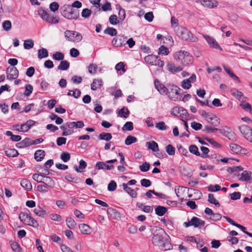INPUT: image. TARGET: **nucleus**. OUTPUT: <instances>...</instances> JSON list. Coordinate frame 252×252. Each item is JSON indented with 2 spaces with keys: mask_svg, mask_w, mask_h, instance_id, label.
<instances>
[{
  "mask_svg": "<svg viewBox=\"0 0 252 252\" xmlns=\"http://www.w3.org/2000/svg\"><path fill=\"white\" fill-rule=\"evenodd\" d=\"M61 15L68 20H77L80 16L78 10L74 9L70 4H64L60 8Z\"/></svg>",
  "mask_w": 252,
  "mask_h": 252,
  "instance_id": "obj_2",
  "label": "nucleus"
},
{
  "mask_svg": "<svg viewBox=\"0 0 252 252\" xmlns=\"http://www.w3.org/2000/svg\"><path fill=\"white\" fill-rule=\"evenodd\" d=\"M136 206L141 209L142 211L146 213H151L153 211V208L150 206H145L143 203H137Z\"/></svg>",
  "mask_w": 252,
  "mask_h": 252,
  "instance_id": "obj_32",
  "label": "nucleus"
},
{
  "mask_svg": "<svg viewBox=\"0 0 252 252\" xmlns=\"http://www.w3.org/2000/svg\"><path fill=\"white\" fill-rule=\"evenodd\" d=\"M104 33L113 36L117 35V32L115 29L112 27H108L104 31Z\"/></svg>",
  "mask_w": 252,
  "mask_h": 252,
  "instance_id": "obj_47",
  "label": "nucleus"
},
{
  "mask_svg": "<svg viewBox=\"0 0 252 252\" xmlns=\"http://www.w3.org/2000/svg\"><path fill=\"white\" fill-rule=\"evenodd\" d=\"M33 212L36 215L42 218L46 215V211L39 206L34 208Z\"/></svg>",
  "mask_w": 252,
  "mask_h": 252,
  "instance_id": "obj_30",
  "label": "nucleus"
},
{
  "mask_svg": "<svg viewBox=\"0 0 252 252\" xmlns=\"http://www.w3.org/2000/svg\"><path fill=\"white\" fill-rule=\"evenodd\" d=\"M220 129L212 127L211 126H204V129H203V131L207 132V133H212V132H216L217 131H219Z\"/></svg>",
  "mask_w": 252,
  "mask_h": 252,
  "instance_id": "obj_56",
  "label": "nucleus"
},
{
  "mask_svg": "<svg viewBox=\"0 0 252 252\" xmlns=\"http://www.w3.org/2000/svg\"><path fill=\"white\" fill-rule=\"evenodd\" d=\"M31 216V213L29 210H27V212H21L19 216V219L21 221H22L24 224L28 220V219Z\"/></svg>",
  "mask_w": 252,
  "mask_h": 252,
  "instance_id": "obj_29",
  "label": "nucleus"
},
{
  "mask_svg": "<svg viewBox=\"0 0 252 252\" xmlns=\"http://www.w3.org/2000/svg\"><path fill=\"white\" fill-rule=\"evenodd\" d=\"M102 83L103 82L101 79H94L91 85V89L93 91L96 90L97 89L96 86L98 85L99 86H101L102 85Z\"/></svg>",
  "mask_w": 252,
  "mask_h": 252,
  "instance_id": "obj_43",
  "label": "nucleus"
},
{
  "mask_svg": "<svg viewBox=\"0 0 252 252\" xmlns=\"http://www.w3.org/2000/svg\"><path fill=\"white\" fill-rule=\"evenodd\" d=\"M174 58L177 61H181L183 67L192 63L193 57L189 53L184 51H180L175 53Z\"/></svg>",
  "mask_w": 252,
  "mask_h": 252,
  "instance_id": "obj_3",
  "label": "nucleus"
},
{
  "mask_svg": "<svg viewBox=\"0 0 252 252\" xmlns=\"http://www.w3.org/2000/svg\"><path fill=\"white\" fill-rule=\"evenodd\" d=\"M42 183L44 184L46 186L52 188L55 185V182L52 179L48 176H44L42 179Z\"/></svg>",
  "mask_w": 252,
  "mask_h": 252,
  "instance_id": "obj_27",
  "label": "nucleus"
},
{
  "mask_svg": "<svg viewBox=\"0 0 252 252\" xmlns=\"http://www.w3.org/2000/svg\"><path fill=\"white\" fill-rule=\"evenodd\" d=\"M146 144L148 145V148L152 150L153 152L158 151V146L157 142L154 141L152 142H147Z\"/></svg>",
  "mask_w": 252,
  "mask_h": 252,
  "instance_id": "obj_36",
  "label": "nucleus"
},
{
  "mask_svg": "<svg viewBox=\"0 0 252 252\" xmlns=\"http://www.w3.org/2000/svg\"><path fill=\"white\" fill-rule=\"evenodd\" d=\"M13 127L15 128V130L21 131V132H27V129L26 128V127L25 125V124H23L21 125H15L13 126Z\"/></svg>",
  "mask_w": 252,
  "mask_h": 252,
  "instance_id": "obj_59",
  "label": "nucleus"
},
{
  "mask_svg": "<svg viewBox=\"0 0 252 252\" xmlns=\"http://www.w3.org/2000/svg\"><path fill=\"white\" fill-rule=\"evenodd\" d=\"M79 228L81 233L84 234H89L91 232V227L87 224H81L79 225Z\"/></svg>",
  "mask_w": 252,
  "mask_h": 252,
  "instance_id": "obj_26",
  "label": "nucleus"
},
{
  "mask_svg": "<svg viewBox=\"0 0 252 252\" xmlns=\"http://www.w3.org/2000/svg\"><path fill=\"white\" fill-rule=\"evenodd\" d=\"M6 73L7 79L10 80L16 79L19 76V71L16 67H8Z\"/></svg>",
  "mask_w": 252,
  "mask_h": 252,
  "instance_id": "obj_10",
  "label": "nucleus"
},
{
  "mask_svg": "<svg viewBox=\"0 0 252 252\" xmlns=\"http://www.w3.org/2000/svg\"><path fill=\"white\" fill-rule=\"evenodd\" d=\"M242 170H243V168L241 166L229 167L227 169V171L230 173H232L235 172H239Z\"/></svg>",
  "mask_w": 252,
  "mask_h": 252,
  "instance_id": "obj_51",
  "label": "nucleus"
},
{
  "mask_svg": "<svg viewBox=\"0 0 252 252\" xmlns=\"http://www.w3.org/2000/svg\"><path fill=\"white\" fill-rule=\"evenodd\" d=\"M167 68L170 72L172 73H174L182 70L183 67L182 66L176 67L174 63H168L167 65Z\"/></svg>",
  "mask_w": 252,
  "mask_h": 252,
  "instance_id": "obj_19",
  "label": "nucleus"
},
{
  "mask_svg": "<svg viewBox=\"0 0 252 252\" xmlns=\"http://www.w3.org/2000/svg\"><path fill=\"white\" fill-rule=\"evenodd\" d=\"M169 53L168 48L164 46H161L159 48L158 54L162 55H167Z\"/></svg>",
  "mask_w": 252,
  "mask_h": 252,
  "instance_id": "obj_64",
  "label": "nucleus"
},
{
  "mask_svg": "<svg viewBox=\"0 0 252 252\" xmlns=\"http://www.w3.org/2000/svg\"><path fill=\"white\" fill-rule=\"evenodd\" d=\"M251 172L247 170L244 171L241 174V177L239 180L242 181H249L251 180Z\"/></svg>",
  "mask_w": 252,
  "mask_h": 252,
  "instance_id": "obj_35",
  "label": "nucleus"
},
{
  "mask_svg": "<svg viewBox=\"0 0 252 252\" xmlns=\"http://www.w3.org/2000/svg\"><path fill=\"white\" fill-rule=\"evenodd\" d=\"M34 42L31 39H28L24 41V47L25 49L29 50L33 47Z\"/></svg>",
  "mask_w": 252,
  "mask_h": 252,
  "instance_id": "obj_50",
  "label": "nucleus"
},
{
  "mask_svg": "<svg viewBox=\"0 0 252 252\" xmlns=\"http://www.w3.org/2000/svg\"><path fill=\"white\" fill-rule=\"evenodd\" d=\"M87 164L86 162L83 159H81L79 161V165L78 167L77 165H75L74 168L75 171L77 172H83L84 171L83 170L87 167Z\"/></svg>",
  "mask_w": 252,
  "mask_h": 252,
  "instance_id": "obj_28",
  "label": "nucleus"
},
{
  "mask_svg": "<svg viewBox=\"0 0 252 252\" xmlns=\"http://www.w3.org/2000/svg\"><path fill=\"white\" fill-rule=\"evenodd\" d=\"M167 209L166 207L158 206L155 208V214L158 216H163L167 212Z\"/></svg>",
  "mask_w": 252,
  "mask_h": 252,
  "instance_id": "obj_31",
  "label": "nucleus"
},
{
  "mask_svg": "<svg viewBox=\"0 0 252 252\" xmlns=\"http://www.w3.org/2000/svg\"><path fill=\"white\" fill-rule=\"evenodd\" d=\"M129 111L128 109L124 107L121 109H120L118 112V115L121 117L126 118L129 115Z\"/></svg>",
  "mask_w": 252,
  "mask_h": 252,
  "instance_id": "obj_40",
  "label": "nucleus"
},
{
  "mask_svg": "<svg viewBox=\"0 0 252 252\" xmlns=\"http://www.w3.org/2000/svg\"><path fill=\"white\" fill-rule=\"evenodd\" d=\"M61 159L64 162H67L70 158V155L67 152H63L61 155Z\"/></svg>",
  "mask_w": 252,
  "mask_h": 252,
  "instance_id": "obj_62",
  "label": "nucleus"
},
{
  "mask_svg": "<svg viewBox=\"0 0 252 252\" xmlns=\"http://www.w3.org/2000/svg\"><path fill=\"white\" fill-rule=\"evenodd\" d=\"M123 187L124 188V190L131 197L136 198L137 197V193L136 191L130 187H127V185H126V183L123 184Z\"/></svg>",
  "mask_w": 252,
  "mask_h": 252,
  "instance_id": "obj_22",
  "label": "nucleus"
},
{
  "mask_svg": "<svg viewBox=\"0 0 252 252\" xmlns=\"http://www.w3.org/2000/svg\"><path fill=\"white\" fill-rule=\"evenodd\" d=\"M205 119L208 123L215 126H217L220 124L219 119L214 114H209Z\"/></svg>",
  "mask_w": 252,
  "mask_h": 252,
  "instance_id": "obj_14",
  "label": "nucleus"
},
{
  "mask_svg": "<svg viewBox=\"0 0 252 252\" xmlns=\"http://www.w3.org/2000/svg\"><path fill=\"white\" fill-rule=\"evenodd\" d=\"M158 56L154 55H149L145 57V61L147 63L152 65H154L157 63V60L158 59Z\"/></svg>",
  "mask_w": 252,
  "mask_h": 252,
  "instance_id": "obj_20",
  "label": "nucleus"
},
{
  "mask_svg": "<svg viewBox=\"0 0 252 252\" xmlns=\"http://www.w3.org/2000/svg\"><path fill=\"white\" fill-rule=\"evenodd\" d=\"M112 40V43L113 46L115 47H122L126 44V37H125L123 34H119L116 35Z\"/></svg>",
  "mask_w": 252,
  "mask_h": 252,
  "instance_id": "obj_11",
  "label": "nucleus"
},
{
  "mask_svg": "<svg viewBox=\"0 0 252 252\" xmlns=\"http://www.w3.org/2000/svg\"><path fill=\"white\" fill-rule=\"evenodd\" d=\"M240 107L246 111L252 114V107L250 104L246 102H243L240 104Z\"/></svg>",
  "mask_w": 252,
  "mask_h": 252,
  "instance_id": "obj_42",
  "label": "nucleus"
},
{
  "mask_svg": "<svg viewBox=\"0 0 252 252\" xmlns=\"http://www.w3.org/2000/svg\"><path fill=\"white\" fill-rule=\"evenodd\" d=\"M205 139L207 142L210 143L214 147L218 148H221V145L220 144H219V143H218L217 141H216L215 140H214L213 139H211V138H208V137H206Z\"/></svg>",
  "mask_w": 252,
  "mask_h": 252,
  "instance_id": "obj_57",
  "label": "nucleus"
},
{
  "mask_svg": "<svg viewBox=\"0 0 252 252\" xmlns=\"http://www.w3.org/2000/svg\"><path fill=\"white\" fill-rule=\"evenodd\" d=\"M38 14L43 20L49 24H55L58 23L59 22V19L57 17L50 15L41 7L38 9Z\"/></svg>",
  "mask_w": 252,
  "mask_h": 252,
  "instance_id": "obj_5",
  "label": "nucleus"
},
{
  "mask_svg": "<svg viewBox=\"0 0 252 252\" xmlns=\"http://www.w3.org/2000/svg\"><path fill=\"white\" fill-rule=\"evenodd\" d=\"M107 213L114 218H117L120 217V213L118 211L113 208H108L107 210Z\"/></svg>",
  "mask_w": 252,
  "mask_h": 252,
  "instance_id": "obj_44",
  "label": "nucleus"
},
{
  "mask_svg": "<svg viewBox=\"0 0 252 252\" xmlns=\"http://www.w3.org/2000/svg\"><path fill=\"white\" fill-rule=\"evenodd\" d=\"M53 59L57 61H62L64 58V55L60 52H57L52 56Z\"/></svg>",
  "mask_w": 252,
  "mask_h": 252,
  "instance_id": "obj_58",
  "label": "nucleus"
},
{
  "mask_svg": "<svg viewBox=\"0 0 252 252\" xmlns=\"http://www.w3.org/2000/svg\"><path fill=\"white\" fill-rule=\"evenodd\" d=\"M25 224L32 226L33 227H37L39 225L37 221L32 218L31 216L28 219V220L25 222Z\"/></svg>",
  "mask_w": 252,
  "mask_h": 252,
  "instance_id": "obj_46",
  "label": "nucleus"
},
{
  "mask_svg": "<svg viewBox=\"0 0 252 252\" xmlns=\"http://www.w3.org/2000/svg\"><path fill=\"white\" fill-rule=\"evenodd\" d=\"M72 91L69 90L67 93V95L68 96H72L75 98H79L81 95V91L79 90L75 89L74 91H73V93L71 94Z\"/></svg>",
  "mask_w": 252,
  "mask_h": 252,
  "instance_id": "obj_53",
  "label": "nucleus"
},
{
  "mask_svg": "<svg viewBox=\"0 0 252 252\" xmlns=\"http://www.w3.org/2000/svg\"><path fill=\"white\" fill-rule=\"evenodd\" d=\"M154 84L156 88L161 94H167L168 89L158 79L155 80Z\"/></svg>",
  "mask_w": 252,
  "mask_h": 252,
  "instance_id": "obj_13",
  "label": "nucleus"
},
{
  "mask_svg": "<svg viewBox=\"0 0 252 252\" xmlns=\"http://www.w3.org/2000/svg\"><path fill=\"white\" fill-rule=\"evenodd\" d=\"M238 128L244 137L252 143V129L245 125L239 126Z\"/></svg>",
  "mask_w": 252,
  "mask_h": 252,
  "instance_id": "obj_9",
  "label": "nucleus"
},
{
  "mask_svg": "<svg viewBox=\"0 0 252 252\" xmlns=\"http://www.w3.org/2000/svg\"><path fill=\"white\" fill-rule=\"evenodd\" d=\"M112 135L110 133L102 132L99 134L98 138L100 140L109 141L112 139Z\"/></svg>",
  "mask_w": 252,
  "mask_h": 252,
  "instance_id": "obj_41",
  "label": "nucleus"
},
{
  "mask_svg": "<svg viewBox=\"0 0 252 252\" xmlns=\"http://www.w3.org/2000/svg\"><path fill=\"white\" fill-rule=\"evenodd\" d=\"M133 129V123L131 122H127L123 126V130L131 131Z\"/></svg>",
  "mask_w": 252,
  "mask_h": 252,
  "instance_id": "obj_55",
  "label": "nucleus"
},
{
  "mask_svg": "<svg viewBox=\"0 0 252 252\" xmlns=\"http://www.w3.org/2000/svg\"><path fill=\"white\" fill-rule=\"evenodd\" d=\"M205 223V222L204 220H203L196 217H193L190 221L185 222L183 223V225L185 227H189V226H193L194 227L200 228L204 226Z\"/></svg>",
  "mask_w": 252,
  "mask_h": 252,
  "instance_id": "obj_8",
  "label": "nucleus"
},
{
  "mask_svg": "<svg viewBox=\"0 0 252 252\" xmlns=\"http://www.w3.org/2000/svg\"><path fill=\"white\" fill-rule=\"evenodd\" d=\"M109 23L112 25H116L119 23V21L118 20L117 16L116 15H112L109 19Z\"/></svg>",
  "mask_w": 252,
  "mask_h": 252,
  "instance_id": "obj_63",
  "label": "nucleus"
},
{
  "mask_svg": "<svg viewBox=\"0 0 252 252\" xmlns=\"http://www.w3.org/2000/svg\"><path fill=\"white\" fill-rule=\"evenodd\" d=\"M174 111H176L178 113L180 114V115L183 118L186 117L188 115L187 111L184 109L183 107L174 108L173 109V112H172V114H174L173 113Z\"/></svg>",
  "mask_w": 252,
  "mask_h": 252,
  "instance_id": "obj_38",
  "label": "nucleus"
},
{
  "mask_svg": "<svg viewBox=\"0 0 252 252\" xmlns=\"http://www.w3.org/2000/svg\"><path fill=\"white\" fill-rule=\"evenodd\" d=\"M5 154L8 157H16L19 155L18 151L14 149H4Z\"/></svg>",
  "mask_w": 252,
  "mask_h": 252,
  "instance_id": "obj_25",
  "label": "nucleus"
},
{
  "mask_svg": "<svg viewBox=\"0 0 252 252\" xmlns=\"http://www.w3.org/2000/svg\"><path fill=\"white\" fill-rule=\"evenodd\" d=\"M152 243L163 251L170 250L172 246L170 242L169 236L166 233L163 229L155 227L153 233Z\"/></svg>",
  "mask_w": 252,
  "mask_h": 252,
  "instance_id": "obj_1",
  "label": "nucleus"
},
{
  "mask_svg": "<svg viewBox=\"0 0 252 252\" xmlns=\"http://www.w3.org/2000/svg\"><path fill=\"white\" fill-rule=\"evenodd\" d=\"M66 40L73 42H78L82 40L83 37L81 34L74 31L66 30L64 32Z\"/></svg>",
  "mask_w": 252,
  "mask_h": 252,
  "instance_id": "obj_6",
  "label": "nucleus"
},
{
  "mask_svg": "<svg viewBox=\"0 0 252 252\" xmlns=\"http://www.w3.org/2000/svg\"><path fill=\"white\" fill-rule=\"evenodd\" d=\"M150 167V164L149 163L145 162L143 163L142 165L139 166V169L142 172H147L148 171Z\"/></svg>",
  "mask_w": 252,
  "mask_h": 252,
  "instance_id": "obj_61",
  "label": "nucleus"
},
{
  "mask_svg": "<svg viewBox=\"0 0 252 252\" xmlns=\"http://www.w3.org/2000/svg\"><path fill=\"white\" fill-rule=\"evenodd\" d=\"M21 185L25 189L28 190H31L32 189V185L30 181L27 179H23L21 181Z\"/></svg>",
  "mask_w": 252,
  "mask_h": 252,
  "instance_id": "obj_34",
  "label": "nucleus"
},
{
  "mask_svg": "<svg viewBox=\"0 0 252 252\" xmlns=\"http://www.w3.org/2000/svg\"><path fill=\"white\" fill-rule=\"evenodd\" d=\"M177 35L182 39L190 42H197L198 38L194 36L187 29L184 27H179L177 31Z\"/></svg>",
  "mask_w": 252,
  "mask_h": 252,
  "instance_id": "obj_4",
  "label": "nucleus"
},
{
  "mask_svg": "<svg viewBox=\"0 0 252 252\" xmlns=\"http://www.w3.org/2000/svg\"><path fill=\"white\" fill-rule=\"evenodd\" d=\"M117 9L119 10V19L121 22L123 21L126 18V12L124 9H123L120 5H116Z\"/></svg>",
  "mask_w": 252,
  "mask_h": 252,
  "instance_id": "obj_33",
  "label": "nucleus"
},
{
  "mask_svg": "<svg viewBox=\"0 0 252 252\" xmlns=\"http://www.w3.org/2000/svg\"><path fill=\"white\" fill-rule=\"evenodd\" d=\"M167 94L170 99L176 100L178 95H181L182 90L176 85H171L169 87Z\"/></svg>",
  "mask_w": 252,
  "mask_h": 252,
  "instance_id": "obj_7",
  "label": "nucleus"
},
{
  "mask_svg": "<svg viewBox=\"0 0 252 252\" xmlns=\"http://www.w3.org/2000/svg\"><path fill=\"white\" fill-rule=\"evenodd\" d=\"M48 56V52L46 49L42 48L38 50V58L39 59H42L46 58Z\"/></svg>",
  "mask_w": 252,
  "mask_h": 252,
  "instance_id": "obj_48",
  "label": "nucleus"
},
{
  "mask_svg": "<svg viewBox=\"0 0 252 252\" xmlns=\"http://www.w3.org/2000/svg\"><path fill=\"white\" fill-rule=\"evenodd\" d=\"M204 37L210 47L222 50L221 48L214 38L207 35L204 36Z\"/></svg>",
  "mask_w": 252,
  "mask_h": 252,
  "instance_id": "obj_15",
  "label": "nucleus"
},
{
  "mask_svg": "<svg viewBox=\"0 0 252 252\" xmlns=\"http://www.w3.org/2000/svg\"><path fill=\"white\" fill-rule=\"evenodd\" d=\"M189 151L196 156H201L202 158L209 157V156L201 155L197 147L195 145H191L189 147Z\"/></svg>",
  "mask_w": 252,
  "mask_h": 252,
  "instance_id": "obj_21",
  "label": "nucleus"
},
{
  "mask_svg": "<svg viewBox=\"0 0 252 252\" xmlns=\"http://www.w3.org/2000/svg\"><path fill=\"white\" fill-rule=\"evenodd\" d=\"M137 141V138L133 136H128L125 140V144L126 145H129L132 143H135Z\"/></svg>",
  "mask_w": 252,
  "mask_h": 252,
  "instance_id": "obj_52",
  "label": "nucleus"
},
{
  "mask_svg": "<svg viewBox=\"0 0 252 252\" xmlns=\"http://www.w3.org/2000/svg\"><path fill=\"white\" fill-rule=\"evenodd\" d=\"M45 156V153L44 150H38L34 153V158L37 161H41L42 160Z\"/></svg>",
  "mask_w": 252,
  "mask_h": 252,
  "instance_id": "obj_24",
  "label": "nucleus"
},
{
  "mask_svg": "<svg viewBox=\"0 0 252 252\" xmlns=\"http://www.w3.org/2000/svg\"><path fill=\"white\" fill-rule=\"evenodd\" d=\"M229 223H230L231 224L240 228L241 229V230L245 233V232H247V231H246V227H244V226L242 225H240L239 224H238L237 223H236L233 220H232L231 219H230V218H229L228 217H227V216H223V217Z\"/></svg>",
  "mask_w": 252,
  "mask_h": 252,
  "instance_id": "obj_23",
  "label": "nucleus"
},
{
  "mask_svg": "<svg viewBox=\"0 0 252 252\" xmlns=\"http://www.w3.org/2000/svg\"><path fill=\"white\" fill-rule=\"evenodd\" d=\"M229 147L231 150L236 154H243V152L246 151L245 149L234 143L230 144Z\"/></svg>",
  "mask_w": 252,
  "mask_h": 252,
  "instance_id": "obj_16",
  "label": "nucleus"
},
{
  "mask_svg": "<svg viewBox=\"0 0 252 252\" xmlns=\"http://www.w3.org/2000/svg\"><path fill=\"white\" fill-rule=\"evenodd\" d=\"M208 202L210 203L215 205L216 206H220V203L219 201L215 198L214 195L211 193L208 194Z\"/></svg>",
  "mask_w": 252,
  "mask_h": 252,
  "instance_id": "obj_49",
  "label": "nucleus"
},
{
  "mask_svg": "<svg viewBox=\"0 0 252 252\" xmlns=\"http://www.w3.org/2000/svg\"><path fill=\"white\" fill-rule=\"evenodd\" d=\"M202 5L204 7L209 8L216 7L218 5V2L216 0H203Z\"/></svg>",
  "mask_w": 252,
  "mask_h": 252,
  "instance_id": "obj_18",
  "label": "nucleus"
},
{
  "mask_svg": "<svg viewBox=\"0 0 252 252\" xmlns=\"http://www.w3.org/2000/svg\"><path fill=\"white\" fill-rule=\"evenodd\" d=\"M97 66L95 64H90L88 66V71L90 74H94L96 73Z\"/></svg>",
  "mask_w": 252,
  "mask_h": 252,
  "instance_id": "obj_60",
  "label": "nucleus"
},
{
  "mask_svg": "<svg viewBox=\"0 0 252 252\" xmlns=\"http://www.w3.org/2000/svg\"><path fill=\"white\" fill-rule=\"evenodd\" d=\"M69 63L67 61H62L58 66V69L66 70L69 67Z\"/></svg>",
  "mask_w": 252,
  "mask_h": 252,
  "instance_id": "obj_39",
  "label": "nucleus"
},
{
  "mask_svg": "<svg viewBox=\"0 0 252 252\" xmlns=\"http://www.w3.org/2000/svg\"><path fill=\"white\" fill-rule=\"evenodd\" d=\"M219 131L229 140L233 141L236 140V134L229 127H226V129H220Z\"/></svg>",
  "mask_w": 252,
  "mask_h": 252,
  "instance_id": "obj_12",
  "label": "nucleus"
},
{
  "mask_svg": "<svg viewBox=\"0 0 252 252\" xmlns=\"http://www.w3.org/2000/svg\"><path fill=\"white\" fill-rule=\"evenodd\" d=\"M95 169L97 170L100 169H106V170H111L114 168V165H107L105 163L102 161H98L96 162L95 166Z\"/></svg>",
  "mask_w": 252,
  "mask_h": 252,
  "instance_id": "obj_17",
  "label": "nucleus"
},
{
  "mask_svg": "<svg viewBox=\"0 0 252 252\" xmlns=\"http://www.w3.org/2000/svg\"><path fill=\"white\" fill-rule=\"evenodd\" d=\"M60 128L63 130V132L62 134V136H66L69 135L73 133V131L70 129H67V127H66V124H64L63 125L60 126Z\"/></svg>",
  "mask_w": 252,
  "mask_h": 252,
  "instance_id": "obj_45",
  "label": "nucleus"
},
{
  "mask_svg": "<svg viewBox=\"0 0 252 252\" xmlns=\"http://www.w3.org/2000/svg\"><path fill=\"white\" fill-rule=\"evenodd\" d=\"M66 224L70 229H73L76 226V223L75 220L71 217H67L65 220Z\"/></svg>",
  "mask_w": 252,
  "mask_h": 252,
  "instance_id": "obj_37",
  "label": "nucleus"
},
{
  "mask_svg": "<svg viewBox=\"0 0 252 252\" xmlns=\"http://www.w3.org/2000/svg\"><path fill=\"white\" fill-rule=\"evenodd\" d=\"M166 152L169 155L173 156L175 155V149L172 145L169 144L166 147Z\"/></svg>",
  "mask_w": 252,
  "mask_h": 252,
  "instance_id": "obj_54",
  "label": "nucleus"
}]
</instances>
